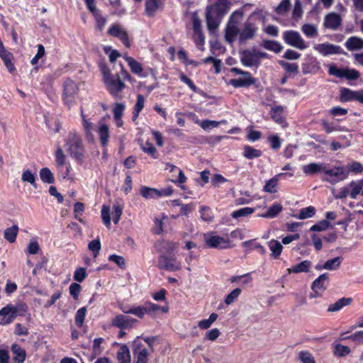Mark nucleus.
<instances>
[{
  "instance_id": "nucleus-3",
  "label": "nucleus",
  "mask_w": 363,
  "mask_h": 363,
  "mask_svg": "<svg viewBox=\"0 0 363 363\" xmlns=\"http://www.w3.org/2000/svg\"><path fill=\"white\" fill-rule=\"evenodd\" d=\"M243 18L242 10L233 11L228 19L225 28V39L229 43H233L240 33L239 26Z\"/></svg>"
},
{
  "instance_id": "nucleus-31",
  "label": "nucleus",
  "mask_w": 363,
  "mask_h": 363,
  "mask_svg": "<svg viewBox=\"0 0 363 363\" xmlns=\"http://www.w3.org/2000/svg\"><path fill=\"white\" fill-rule=\"evenodd\" d=\"M117 359L119 363L130 362V351L126 345H123L119 348L117 352Z\"/></svg>"
},
{
  "instance_id": "nucleus-20",
  "label": "nucleus",
  "mask_w": 363,
  "mask_h": 363,
  "mask_svg": "<svg viewBox=\"0 0 363 363\" xmlns=\"http://www.w3.org/2000/svg\"><path fill=\"white\" fill-rule=\"evenodd\" d=\"M342 23L341 17L336 13H330L325 17L324 26L327 28L335 30Z\"/></svg>"
},
{
  "instance_id": "nucleus-33",
  "label": "nucleus",
  "mask_w": 363,
  "mask_h": 363,
  "mask_svg": "<svg viewBox=\"0 0 363 363\" xmlns=\"http://www.w3.org/2000/svg\"><path fill=\"white\" fill-rule=\"evenodd\" d=\"M284 111V107L281 106H275L271 109L272 118L277 123L282 124L284 122L282 113Z\"/></svg>"
},
{
  "instance_id": "nucleus-37",
  "label": "nucleus",
  "mask_w": 363,
  "mask_h": 363,
  "mask_svg": "<svg viewBox=\"0 0 363 363\" xmlns=\"http://www.w3.org/2000/svg\"><path fill=\"white\" fill-rule=\"evenodd\" d=\"M40 178L43 183L53 184L55 179L51 170L48 167H43L39 172Z\"/></svg>"
},
{
  "instance_id": "nucleus-23",
  "label": "nucleus",
  "mask_w": 363,
  "mask_h": 363,
  "mask_svg": "<svg viewBox=\"0 0 363 363\" xmlns=\"http://www.w3.org/2000/svg\"><path fill=\"white\" fill-rule=\"evenodd\" d=\"M359 90L352 91L349 89H342L340 91V101L347 102L350 101H357L359 99Z\"/></svg>"
},
{
  "instance_id": "nucleus-50",
  "label": "nucleus",
  "mask_w": 363,
  "mask_h": 363,
  "mask_svg": "<svg viewBox=\"0 0 363 363\" xmlns=\"http://www.w3.org/2000/svg\"><path fill=\"white\" fill-rule=\"evenodd\" d=\"M254 208L250 207H245L232 213V217L238 218L240 217H245L251 215L254 212Z\"/></svg>"
},
{
  "instance_id": "nucleus-60",
  "label": "nucleus",
  "mask_w": 363,
  "mask_h": 363,
  "mask_svg": "<svg viewBox=\"0 0 363 363\" xmlns=\"http://www.w3.org/2000/svg\"><path fill=\"white\" fill-rule=\"evenodd\" d=\"M280 65L289 73H296L298 72V66L296 63L281 61Z\"/></svg>"
},
{
  "instance_id": "nucleus-44",
  "label": "nucleus",
  "mask_w": 363,
  "mask_h": 363,
  "mask_svg": "<svg viewBox=\"0 0 363 363\" xmlns=\"http://www.w3.org/2000/svg\"><path fill=\"white\" fill-rule=\"evenodd\" d=\"M301 31L308 38H315L318 35L317 28L313 24H303L301 27Z\"/></svg>"
},
{
  "instance_id": "nucleus-14",
  "label": "nucleus",
  "mask_w": 363,
  "mask_h": 363,
  "mask_svg": "<svg viewBox=\"0 0 363 363\" xmlns=\"http://www.w3.org/2000/svg\"><path fill=\"white\" fill-rule=\"evenodd\" d=\"M137 320L130 316L119 314L116 315L111 320V325L121 330L130 328Z\"/></svg>"
},
{
  "instance_id": "nucleus-21",
  "label": "nucleus",
  "mask_w": 363,
  "mask_h": 363,
  "mask_svg": "<svg viewBox=\"0 0 363 363\" xmlns=\"http://www.w3.org/2000/svg\"><path fill=\"white\" fill-rule=\"evenodd\" d=\"M255 83V80L251 77L250 73H245L242 78L230 79V84L234 87H244L250 86Z\"/></svg>"
},
{
  "instance_id": "nucleus-26",
  "label": "nucleus",
  "mask_w": 363,
  "mask_h": 363,
  "mask_svg": "<svg viewBox=\"0 0 363 363\" xmlns=\"http://www.w3.org/2000/svg\"><path fill=\"white\" fill-rule=\"evenodd\" d=\"M0 57L4 61L5 66L10 73H12L16 70L14 64L13 63V56L12 53L4 50L0 52Z\"/></svg>"
},
{
  "instance_id": "nucleus-38",
  "label": "nucleus",
  "mask_w": 363,
  "mask_h": 363,
  "mask_svg": "<svg viewBox=\"0 0 363 363\" xmlns=\"http://www.w3.org/2000/svg\"><path fill=\"white\" fill-rule=\"evenodd\" d=\"M18 232V228L17 225H13L7 228L4 232V238L9 242L13 243L16 241Z\"/></svg>"
},
{
  "instance_id": "nucleus-12",
  "label": "nucleus",
  "mask_w": 363,
  "mask_h": 363,
  "mask_svg": "<svg viewBox=\"0 0 363 363\" xmlns=\"http://www.w3.org/2000/svg\"><path fill=\"white\" fill-rule=\"evenodd\" d=\"M78 86L72 80L68 79L65 81L63 97L64 101L67 106L72 105L74 100L75 95L78 92Z\"/></svg>"
},
{
  "instance_id": "nucleus-8",
  "label": "nucleus",
  "mask_w": 363,
  "mask_h": 363,
  "mask_svg": "<svg viewBox=\"0 0 363 363\" xmlns=\"http://www.w3.org/2000/svg\"><path fill=\"white\" fill-rule=\"evenodd\" d=\"M283 39L287 45L300 50H305L308 48L307 43L303 39L300 33L296 30L284 31L283 33Z\"/></svg>"
},
{
  "instance_id": "nucleus-7",
  "label": "nucleus",
  "mask_w": 363,
  "mask_h": 363,
  "mask_svg": "<svg viewBox=\"0 0 363 363\" xmlns=\"http://www.w3.org/2000/svg\"><path fill=\"white\" fill-rule=\"evenodd\" d=\"M324 174L327 177L322 178L323 181L329 182L331 184H335L338 182L343 181L347 179L348 176L343 167L335 166L333 169H328L325 165Z\"/></svg>"
},
{
  "instance_id": "nucleus-27",
  "label": "nucleus",
  "mask_w": 363,
  "mask_h": 363,
  "mask_svg": "<svg viewBox=\"0 0 363 363\" xmlns=\"http://www.w3.org/2000/svg\"><path fill=\"white\" fill-rule=\"evenodd\" d=\"M352 301V298H341L335 303L329 305L328 308V312H337L340 311L343 307L349 306Z\"/></svg>"
},
{
  "instance_id": "nucleus-30",
  "label": "nucleus",
  "mask_w": 363,
  "mask_h": 363,
  "mask_svg": "<svg viewBox=\"0 0 363 363\" xmlns=\"http://www.w3.org/2000/svg\"><path fill=\"white\" fill-rule=\"evenodd\" d=\"M323 163H311L303 167V171L306 174H314L325 169Z\"/></svg>"
},
{
  "instance_id": "nucleus-62",
  "label": "nucleus",
  "mask_w": 363,
  "mask_h": 363,
  "mask_svg": "<svg viewBox=\"0 0 363 363\" xmlns=\"http://www.w3.org/2000/svg\"><path fill=\"white\" fill-rule=\"evenodd\" d=\"M359 72L354 69H345L343 77L350 80L357 79L359 77Z\"/></svg>"
},
{
  "instance_id": "nucleus-46",
  "label": "nucleus",
  "mask_w": 363,
  "mask_h": 363,
  "mask_svg": "<svg viewBox=\"0 0 363 363\" xmlns=\"http://www.w3.org/2000/svg\"><path fill=\"white\" fill-rule=\"evenodd\" d=\"M218 315L217 313H213L210 315L208 319H203L199 322L198 325L201 329L205 330L209 328L212 323H214Z\"/></svg>"
},
{
  "instance_id": "nucleus-9",
  "label": "nucleus",
  "mask_w": 363,
  "mask_h": 363,
  "mask_svg": "<svg viewBox=\"0 0 363 363\" xmlns=\"http://www.w3.org/2000/svg\"><path fill=\"white\" fill-rule=\"evenodd\" d=\"M158 307L157 304L151 302H145L143 306L131 307L128 309L121 307V311L127 314H133L139 318H143L145 314H151L152 312L157 311Z\"/></svg>"
},
{
  "instance_id": "nucleus-13",
  "label": "nucleus",
  "mask_w": 363,
  "mask_h": 363,
  "mask_svg": "<svg viewBox=\"0 0 363 363\" xmlns=\"http://www.w3.org/2000/svg\"><path fill=\"white\" fill-rule=\"evenodd\" d=\"M257 30L258 27L254 23L248 21H245L242 28L240 30V33H238L240 42L244 43L253 39Z\"/></svg>"
},
{
  "instance_id": "nucleus-1",
  "label": "nucleus",
  "mask_w": 363,
  "mask_h": 363,
  "mask_svg": "<svg viewBox=\"0 0 363 363\" xmlns=\"http://www.w3.org/2000/svg\"><path fill=\"white\" fill-rule=\"evenodd\" d=\"M232 2L229 0H217L208 6L206 11V25L210 32H213L219 27L223 16L229 11Z\"/></svg>"
},
{
  "instance_id": "nucleus-40",
  "label": "nucleus",
  "mask_w": 363,
  "mask_h": 363,
  "mask_svg": "<svg viewBox=\"0 0 363 363\" xmlns=\"http://www.w3.org/2000/svg\"><path fill=\"white\" fill-rule=\"evenodd\" d=\"M262 155V151L255 149L249 145L244 147L243 156L248 159L252 160L254 158L259 157Z\"/></svg>"
},
{
  "instance_id": "nucleus-11",
  "label": "nucleus",
  "mask_w": 363,
  "mask_h": 363,
  "mask_svg": "<svg viewBox=\"0 0 363 363\" xmlns=\"http://www.w3.org/2000/svg\"><path fill=\"white\" fill-rule=\"evenodd\" d=\"M133 352L137 357L136 363H147L148 356L152 352L137 338L133 342Z\"/></svg>"
},
{
  "instance_id": "nucleus-17",
  "label": "nucleus",
  "mask_w": 363,
  "mask_h": 363,
  "mask_svg": "<svg viewBox=\"0 0 363 363\" xmlns=\"http://www.w3.org/2000/svg\"><path fill=\"white\" fill-rule=\"evenodd\" d=\"M80 116L82 118V125L84 134L87 138H93V130H94V124L90 118L85 114L84 108H80Z\"/></svg>"
},
{
  "instance_id": "nucleus-15",
  "label": "nucleus",
  "mask_w": 363,
  "mask_h": 363,
  "mask_svg": "<svg viewBox=\"0 0 363 363\" xmlns=\"http://www.w3.org/2000/svg\"><path fill=\"white\" fill-rule=\"evenodd\" d=\"M108 35L119 38L125 47H130V42L127 32L119 25H112L108 30Z\"/></svg>"
},
{
  "instance_id": "nucleus-61",
  "label": "nucleus",
  "mask_w": 363,
  "mask_h": 363,
  "mask_svg": "<svg viewBox=\"0 0 363 363\" xmlns=\"http://www.w3.org/2000/svg\"><path fill=\"white\" fill-rule=\"evenodd\" d=\"M125 110V106L123 104H116L113 108V116L116 121H120Z\"/></svg>"
},
{
  "instance_id": "nucleus-5",
  "label": "nucleus",
  "mask_w": 363,
  "mask_h": 363,
  "mask_svg": "<svg viewBox=\"0 0 363 363\" xmlns=\"http://www.w3.org/2000/svg\"><path fill=\"white\" fill-rule=\"evenodd\" d=\"M26 310V304L20 303L16 306L8 304L0 310V315L3 317L0 323L2 325L11 323L17 315H23Z\"/></svg>"
},
{
  "instance_id": "nucleus-45",
  "label": "nucleus",
  "mask_w": 363,
  "mask_h": 363,
  "mask_svg": "<svg viewBox=\"0 0 363 363\" xmlns=\"http://www.w3.org/2000/svg\"><path fill=\"white\" fill-rule=\"evenodd\" d=\"M282 210V206L279 203L273 204L270 206L267 211L262 215L261 216L263 218H274L276 217Z\"/></svg>"
},
{
  "instance_id": "nucleus-34",
  "label": "nucleus",
  "mask_w": 363,
  "mask_h": 363,
  "mask_svg": "<svg viewBox=\"0 0 363 363\" xmlns=\"http://www.w3.org/2000/svg\"><path fill=\"white\" fill-rule=\"evenodd\" d=\"M123 209V204L121 200L118 199L116 201L115 203L113 206V221L115 224H117L121 218Z\"/></svg>"
},
{
  "instance_id": "nucleus-29",
  "label": "nucleus",
  "mask_w": 363,
  "mask_h": 363,
  "mask_svg": "<svg viewBox=\"0 0 363 363\" xmlns=\"http://www.w3.org/2000/svg\"><path fill=\"white\" fill-rule=\"evenodd\" d=\"M261 46L266 50L273 51L275 53L280 52L283 46L278 41L272 40H264L262 42Z\"/></svg>"
},
{
  "instance_id": "nucleus-24",
  "label": "nucleus",
  "mask_w": 363,
  "mask_h": 363,
  "mask_svg": "<svg viewBox=\"0 0 363 363\" xmlns=\"http://www.w3.org/2000/svg\"><path fill=\"white\" fill-rule=\"evenodd\" d=\"M312 263L309 260H303L301 262L292 266L291 268L287 269L288 273H302V272H308L311 267Z\"/></svg>"
},
{
  "instance_id": "nucleus-22",
  "label": "nucleus",
  "mask_w": 363,
  "mask_h": 363,
  "mask_svg": "<svg viewBox=\"0 0 363 363\" xmlns=\"http://www.w3.org/2000/svg\"><path fill=\"white\" fill-rule=\"evenodd\" d=\"M101 145L106 147L110 138L108 126L104 123H100L97 130Z\"/></svg>"
},
{
  "instance_id": "nucleus-28",
  "label": "nucleus",
  "mask_w": 363,
  "mask_h": 363,
  "mask_svg": "<svg viewBox=\"0 0 363 363\" xmlns=\"http://www.w3.org/2000/svg\"><path fill=\"white\" fill-rule=\"evenodd\" d=\"M162 5V0H147L145 4V13L152 16Z\"/></svg>"
},
{
  "instance_id": "nucleus-6",
  "label": "nucleus",
  "mask_w": 363,
  "mask_h": 363,
  "mask_svg": "<svg viewBox=\"0 0 363 363\" xmlns=\"http://www.w3.org/2000/svg\"><path fill=\"white\" fill-rule=\"evenodd\" d=\"M204 241L210 248L228 249L233 247L229 238L221 237L212 232L204 234Z\"/></svg>"
},
{
  "instance_id": "nucleus-55",
  "label": "nucleus",
  "mask_w": 363,
  "mask_h": 363,
  "mask_svg": "<svg viewBox=\"0 0 363 363\" xmlns=\"http://www.w3.org/2000/svg\"><path fill=\"white\" fill-rule=\"evenodd\" d=\"M141 149L143 150V151L144 152L151 155L154 158L157 157V156H156L157 150L153 146V145L152 143H150L147 141L145 142L144 144L141 145Z\"/></svg>"
},
{
  "instance_id": "nucleus-56",
  "label": "nucleus",
  "mask_w": 363,
  "mask_h": 363,
  "mask_svg": "<svg viewBox=\"0 0 363 363\" xmlns=\"http://www.w3.org/2000/svg\"><path fill=\"white\" fill-rule=\"evenodd\" d=\"M101 218L104 225L109 227L111 225L110 208L109 206H103L101 209Z\"/></svg>"
},
{
  "instance_id": "nucleus-58",
  "label": "nucleus",
  "mask_w": 363,
  "mask_h": 363,
  "mask_svg": "<svg viewBox=\"0 0 363 363\" xmlns=\"http://www.w3.org/2000/svg\"><path fill=\"white\" fill-rule=\"evenodd\" d=\"M241 289L239 288H236L233 289L225 298V303L227 305H230L233 303L235 299L240 295Z\"/></svg>"
},
{
  "instance_id": "nucleus-36",
  "label": "nucleus",
  "mask_w": 363,
  "mask_h": 363,
  "mask_svg": "<svg viewBox=\"0 0 363 363\" xmlns=\"http://www.w3.org/2000/svg\"><path fill=\"white\" fill-rule=\"evenodd\" d=\"M21 179L24 182L29 183L34 189H37L36 174L30 169H26L23 172Z\"/></svg>"
},
{
  "instance_id": "nucleus-41",
  "label": "nucleus",
  "mask_w": 363,
  "mask_h": 363,
  "mask_svg": "<svg viewBox=\"0 0 363 363\" xmlns=\"http://www.w3.org/2000/svg\"><path fill=\"white\" fill-rule=\"evenodd\" d=\"M145 98L142 94H138L137 96V101L134 106V111L133 113V119L135 121L138 117L139 113L144 108L145 105Z\"/></svg>"
},
{
  "instance_id": "nucleus-52",
  "label": "nucleus",
  "mask_w": 363,
  "mask_h": 363,
  "mask_svg": "<svg viewBox=\"0 0 363 363\" xmlns=\"http://www.w3.org/2000/svg\"><path fill=\"white\" fill-rule=\"evenodd\" d=\"M298 359L302 363H315L313 356L308 351H301Z\"/></svg>"
},
{
  "instance_id": "nucleus-32",
  "label": "nucleus",
  "mask_w": 363,
  "mask_h": 363,
  "mask_svg": "<svg viewBox=\"0 0 363 363\" xmlns=\"http://www.w3.org/2000/svg\"><path fill=\"white\" fill-rule=\"evenodd\" d=\"M268 246L272 252V257L278 259L283 250L281 244L276 240H272L268 242Z\"/></svg>"
},
{
  "instance_id": "nucleus-59",
  "label": "nucleus",
  "mask_w": 363,
  "mask_h": 363,
  "mask_svg": "<svg viewBox=\"0 0 363 363\" xmlns=\"http://www.w3.org/2000/svg\"><path fill=\"white\" fill-rule=\"evenodd\" d=\"M290 6V0H282L276 9L278 14L282 15L286 13Z\"/></svg>"
},
{
  "instance_id": "nucleus-51",
  "label": "nucleus",
  "mask_w": 363,
  "mask_h": 363,
  "mask_svg": "<svg viewBox=\"0 0 363 363\" xmlns=\"http://www.w3.org/2000/svg\"><path fill=\"white\" fill-rule=\"evenodd\" d=\"M193 29L195 36H200L203 38V33L201 30V22L200 18L196 16H193Z\"/></svg>"
},
{
  "instance_id": "nucleus-49",
  "label": "nucleus",
  "mask_w": 363,
  "mask_h": 363,
  "mask_svg": "<svg viewBox=\"0 0 363 363\" xmlns=\"http://www.w3.org/2000/svg\"><path fill=\"white\" fill-rule=\"evenodd\" d=\"M315 213V209L313 206H308L301 209L298 218L303 220L309 218H312Z\"/></svg>"
},
{
  "instance_id": "nucleus-18",
  "label": "nucleus",
  "mask_w": 363,
  "mask_h": 363,
  "mask_svg": "<svg viewBox=\"0 0 363 363\" xmlns=\"http://www.w3.org/2000/svg\"><path fill=\"white\" fill-rule=\"evenodd\" d=\"M314 49L325 56L333 54H339L341 53L342 50L340 46L329 43L315 45Z\"/></svg>"
},
{
  "instance_id": "nucleus-42",
  "label": "nucleus",
  "mask_w": 363,
  "mask_h": 363,
  "mask_svg": "<svg viewBox=\"0 0 363 363\" xmlns=\"http://www.w3.org/2000/svg\"><path fill=\"white\" fill-rule=\"evenodd\" d=\"M342 260V258L341 257H337L333 259H328L323 265V267L327 270H336L340 267Z\"/></svg>"
},
{
  "instance_id": "nucleus-4",
  "label": "nucleus",
  "mask_w": 363,
  "mask_h": 363,
  "mask_svg": "<svg viewBox=\"0 0 363 363\" xmlns=\"http://www.w3.org/2000/svg\"><path fill=\"white\" fill-rule=\"evenodd\" d=\"M131 79L129 73L121 66V71L111 79L105 82L109 93L114 97H119L121 91L124 89L125 84L123 80Z\"/></svg>"
},
{
  "instance_id": "nucleus-25",
  "label": "nucleus",
  "mask_w": 363,
  "mask_h": 363,
  "mask_svg": "<svg viewBox=\"0 0 363 363\" xmlns=\"http://www.w3.org/2000/svg\"><path fill=\"white\" fill-rule=\"evenodd\" d=\"M345 47L350 51L363 48V39L357 36L349 38L345 42Z\"/></svg>"
},
{
  "instance_id": "nucleus-16",
  "label": "nucleus",
  "mask_w": 363,
  "mask_h": 363,
  "mask_svg": "<svg viewBox=\"0 0 363 363\" xmlns=\"http://www.w3.org/2000/svg\"><path fill=\"white\" fill-rule=\"evenodd\" d=\"M158 266L162 269L170 272L177 271L182 269L180 262H176L175 259L168 258L165 256H161L159 258Z\"/></svg>"
},
{
  "instance_id": "nucleus-64",
  "label": "nucleus",
  "mask_w": 363,
  "mask_h": 363,
  "mask_svg": "<svg viewBox=\"0 0 363 363\" xmlns=\"http://www.w3.org/2000/svg\"><path fill=\"white\" fill-rule=\"evenodd\" d=\"M350 352V349L347 346L337 345L334 351L335 355L339 357L345 356Z\"/></svg>"
},
{
  "instance_id": "nucleus-57",
  "label": "nucleus",
  "mask_w": 363,
  "mask_h": 363,
  "mask_svg": "<svg viewBox=\"0 0 363 363\" xmlns=\"http://www.w3.org/2000/svg\"><path fill=\"white\" fill-rule=\"evenodd\" d=\"M55 162L57 167H62L65 163V155L61 147H58L56 150Z\"/></svg>"
},
{
  "instance_id": "nucleus-47",
  "label": "nucleus",
  "mask_w": 363,
  "mask_h": 363,
  "mask_svg": "<svg viewBox=\"0 0 363 363\" xmlns=\"http://www.w3.org/2000/svg\"><path fill=\"white\" fill-rule=\"evenodd\" d=\"M350 186L352 188L350 196L351 199H356L357 196L359 194L363 187V180L360 181L359 183H356L355 182H352L350 184Z\"/></svg>"
},
{
  "instance_id": "nucleus-54",
  "label": "nucleus",
  "mask_w": 363,
  "mask_h": 363,
  "mask_svg": "<svg viewBox=\"0 0 363 363\" xmlns=\"http://www.w3.org/2000/svg\"><path fill=\"white\" fill-rule=\"evenodd\" d=\"M86 313V307L79 308L75 315V323L78 327H82Z\"/></svg>"
},
{
  "instance_id": "nucleus-63",
  "label": "nucleus",
  "mask_w": 363,
  "mask_h": 363,
  "mask_svg": "<svg viewBox=\"0 0 363 363\" xmlns=\"http://www.w3.org/2000/svg\"><path fill=\"white\" fill-rule=\"evenodd\" d=\"M329 227V222L326 220H323L318 223L313 225L311 228V231H323L326 230Z\"/></svg>"
},
{
  "instance_id": "nucleus-2",
  "label": "nucleus",
  "mask_w": 363,
  "mask_h": 363,
  "mask_svg": "<svg viewBox=\"0 0 363 363\" xmlns=\"http://www.w3.org/2000/svg\"><path fill=\"white\" fill-rule=\"evenodd\" d=\"M66 150L69 156L79 164L85 160V150L79 135L75 131H69L65 138Z\"/></svg>"
},
{
  "instance_id": "nucleus-43",
  "label": "nucleus",
  "mask_w": 363,
  "mask_h": 363,
  "mask_svg": "<svg viewBox=\"0 0 363 363\" xmlns=\"http://www.w3.org/2000/svg\"><path fill=\"white\" fill-rule=\"evenodd\" d=\"M12 352L15 354L14 360L18 363H22L25 361L26 352L18 345H13L12 346Z\"/></svg>"
},
{
  "instance_id": "nucleus-53",
  "label": "nucleus",
  "mask_w": 363,
  "mask_h": 363,
  "mask_svg": "<svg viewBox=\"0 0 363 363\" xmlns=\"http://www.w3.org/2000/svg\"><path fill=\"white\" fill-rule=\"evenodd\" d=\"M88 249L93 252L94 257H96L101 250V242L99 239L91 240L88 245Z\"/></svg>"
},
{
  "instance_id": "nucleus-39",
  "label": "nucleus",
  "mask_w": 363,
  "mask_h": 363,
  "mask_svg": "<svg viewBox=\"0 0 363 363\" xmlns=\"http://www.w3.org/2000/svg\"><path fill=\"white\" fill-rule=\"evenodd\" d=\"M140 193L146 199H156L159 195L158 189L147 186H142Z\"/></svg>"
},
{
  "instance_id": "nucleus-35",
  "label": "nucleus",
  "mask_w": 363,
  "mask_h": 363,
  "mask_svg": "<svg viewBox=\"0 0 363 363\" xmlns=\"http://www.w3.org/2000/svg\"><path fill=\"white\" fill-rule=\"evenodd\" d=\"M125 60L128 62L131 72L133 74L140 76L143 70L141 64L131 57H125Z\"/></svg>"
},
{
  "instance_id": "nucleus-48",
  "label": "nucleus",
  "mask_w": 363,
  "mask_h": 363,
  "mask_svg": "<svg viewBox=\"0 0 363 363\" xmlns=\"http://www.w3.org/2000/svg\"><path fill=\"white\" fill-rule=\"evenodd\" d=\"M281 175H283V174H279L277 175L276 177H274L269 181H267L264 187V190L268 193L276 192L275 188L277 186V182H278L277 177L281 176Z\"/></svg>"
},
{
  "instance_id": "nucleus-10",
  "label": "nucleus",
  "mask_w": 363,
  "mask_h": 363,
  "mask_svg": "<svg viewBox=\"0 0 363 363\" xmlns=\"http://www.w3.org/2000/svg\"><path fill=\"white\" fill-rule=\"evenodd\" d=\"M328 284V274L327 273H325L320 275L312 283L311 289L313 293L311 294V298H315L322 296L323 292L327 289Z\"/></svg>"
},
{
  "instance_id": "nucleus-19",
  "label": "nucleus",
  "mask_w": 363,
  "mask_h": 363,
  "mask_svg": "<svg viewBox=\"0 0 363 363\" xmlns=\"http://www.w3.org/2000/svg\"><path fill=\"white\" fill-rule=\"evenodd\" d=\"M241 62L246 67L257 66L260 63L257 59L255 49L245 50L242 54Z\"/></svg>"
}]
</instances>
